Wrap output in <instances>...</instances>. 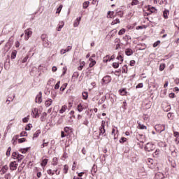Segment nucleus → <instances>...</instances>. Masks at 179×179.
Listing matches in <instances>:
<instances>
[{
    "label": "nucleus",
    "instance_id": "obj_1",
    "mask_svg": "<svg viewBox=\"0 0 179 179\" xmlns=\"http://www.w3.org/2000/svg\"><path fill=\"white\" fill-rule=\"evenodd\" d=\"M155 149H156V147L155 144L152 143H148L144 147V150L145 152H153Z\"/></svg>",
    "mask_w": 179,
    "mask_h": 179
},
{
    "label": "nucleus",
    "instance_id": "obj_2",
    "mask_svg": "<svg viewBox=\"0 0 179 179\" xmlns=\"http://www.w3.org/2000/svg\"><path fill=\"white\" fill-rule=\"evenodd\" d=\"M155 129L158 134H162V132L166 131V125L164 124H156L155 126Z\"/></svg>",
    "mask_w": 179,
    "mask_h": 179
},
{
    "label": "nucleus",
    "instance_id": "obj_3",
    "mask_svg": "<svg viewBox=\"0 0 179 179\" xmlns=\"http://www.w3.org/2000/svg\"><path fill=\"white\" fill-rule=\"evenodd\" d=\"M12 157L14 160H17V162H22L23 159V155L19 154L17 152H13Z\"/></svg>",
    "mask_w": 179,
    "mask_h": 179
},
{
    "label": "nucleus",
    "instance_id": "obj_4",
    "mask_svg": "<svg viewBox=\"0 0 179 179\" xmlns=\"http://www.w3.org/2000/svg\"><path fill=\"white\" fill-rule=\"evenodd\" d=\"M41 114V111L38 110V108H34L31 111V115L33 118H38Z\"/></svg>",
    "mask_w": 179,
    "mask_h": 179
},
{
    "label": "nucleus",
    "instance_id": "obj_5",
    "mask_svg": "<svg viewBox=\"0 0 179 179\" xmlns=\"http://www.w3.org/2000/svg\"><path fill=\"white\" fill-rule=\"evenodd\" d=\"M25 33V36H24V40H29L30 37H31V34H33V31H31V29H27L24 31Z\"/></svg>",
    "mask_w": 179,
    "mask_h": 179
},
{
    "label": "nucleus",
    "instance_id": "obj_6",
    "mask_svg": "<svg viewBox=\"0 0 179 179\" xmlns=\"http://www.w3.org/2000/svg\"><path fill=\"white\" fill-rule=\"evenodd\" d=\"M19 135H16L12 139L13 145H16V141H17L18 143H23V138H19Z\"/></svg>",
    "mask_w": 179,
    "mask_h": 179
},
{
    "label": "nucleus",
    "instance_id": "obj_7",
    "mask_svg": "<svg viewBox=\"0 0 179 179\" xmlns=\"http://www.w3.org/2000/svg\"><path fill=\"white\" fill-rule=\"evenodd\" d=\"M114 59H115V55H113L110 57V55H106L103 57V62H110V61H114Z\"/></svg>",
    "mask_w": 179,
    "mask_h": 179
},
{
    "label": "nucleus",
    "instance_id": "obj_8",
    "mask_svg": "<svg viewBox=\"0 0 179 179\" xmlns=\"http://www.w3.org/2000/svg\"><path fill=\"white\" fill-rule=\"evenodd\" d=\"M36 103H38V104L41 103L43 101V92H39V94L36 95L35 99Z\"/></svg>",
    "mask_w": 179,
    "mask_h": 179
},
{
    "label": "nucleus",
    "instance_id": "obj_9",
    "mask_svg": "<svg viewBox=\"0 0 179 179\" xmlns=\"http://www.w3.org/2000/svg\"><path fill=\"white\" fill-rule=\"evenodd\" d=\"M111 80H112V78L110 76H106L102 79V82L105 85L110 83V82H111Z\"/></svg>",
    "mask_w": 179,
    "mask_h": 179
},
{
    "label": "nucleus",
    "instance_id": "obj_10",
    "mask_svg": "<svg viewBox=\"0 0 179 179\" xmlns=\"http://www.w3.org/2000/svg\"><path fill=\"white\" fill-rule=\"evenodd\" d=\"M10 170H16V169H17V164H16V161L10 163Z\"/></svg>",
    "mask_w": 179,
    "mask_h": 179
},
{
    "label": "nucleus",
    "instance_id": "obj_11",
    "mask_svg": "<svg viewBox=\"0 0 179 179\" xmlns=\"http://www.w3.org/2000/svg\"><path fill=\"white\" fill-rule=\"evenodd\" d=\"M148 12H150L151 13H157V9L154 6H148Z\"/></svg>",
    "mask_w": 179,
    "mask_h": 179
},
{
    "label": "nucleus",
    "instance_id": "obj_12",
    "mask_svg": "<svg viewBox=\"0 0 179 179\" xmlns=\"http://www.w3.org/2000/svg\"><path fill=\"white\" fill-rule=\"evenodd\" d=\"M124 52L127 57H131V55H132V54H134V50H132V49H131V48H127L124 50Z\"/></svg>",
    "mask_w": 179,
    "mask_h": 179
},
{
    "label": "nucleus",
    "instance_id": "obj_13",
    "mask_svg": "<svg viewBox=\"0 0 179 179\" xmlns=\"http://www.w3.org/2000/svg\"><path fill=\"white\" fill-rule=\"evenodd\" d=\"M119 93L121 96H127V94H128V92H127V88H122L120 90Z\"/></svg>",
    "mask_w": 179,
    "mask_h": 179
},
{
    "label": "nucleus",
    "instance_id": "obj_14",
    "mask_svg": "<svg viewBox=\"0 0 179 179\" xmlns=\"http://www.w3.org/2000/svg\"><path fill=\"white\" fill-rule=\"evenodd\" d=\"M89 61L91 62L89 64V68H93V66L96 65V60L93 59L92 57H90Z\"/></svg>",
    "mask_w": 179,
    "mask_h": 179
},
{
    "label": "nucleus",
    "instance_id": "obj_15",
    "mask_svg": "<svg viewBox=\"0 0 179 179\" xmlns=\"http://www.w3.org/2000/svg\"><path fill=\"white\" fill-rule=\"evenodd\" d=\"M80 20H82V17H78L76 18V20L74 22V27H78V26H79L80 23Z\"/></svg>",
    "mask_w": 179,
    "mask_h": 179
},
{
    "label": "nucleus",
    "instance_id": "obj_16",
    "mask_svg": "<svg viewBox=\"0 0 179 179\" xmlns=\"http://www.w3.org/2000/svg\"><path fill=\"white\" fill-rule=\"evenodd\" d=\"M169 15H170V11L167 9H165L163 12L164 18L169 19Z\"/></svg>",
    "mask_w": 179,
    "mask_h": 179
},
{
    "label": "nucleus",
    "instance_id": "obj_17",
    "mask_svg": "<svg viewBox=\"0 0 179 179\" xmlns=\"http://www.w3.org/2000/svg\"><path fill=\"white\" fill-rule=\"evenodd\" d=\"M106 100H107V96L105 95V96H102V97L99 99V101H98L99 106L103 104V103H104V101H106Z\"/></svg>",
    "mask_w": 179,
    "mask_h": 179
},
{
    "label": "nucleus",
    "instance_id": "obj_18",
    "mask_svg": "<svg viewBox=\"0 0 179 179\" xmlns=\"http://www.w3.org/2000/svg\"><path fill=\"white\" fill-rule=\"evenodd\" d=\"M51 104H52V99H48L45 102V107H50Z\"/></svg>",
    "mask_w": 179,
    "mask_h": 179
},
{
    "label": "nucleus",
    "instance_id": "obj_19",
    "mask_svg": "<svg viewBox=\"0 0 179 179\" xmlns=\"http://www.w3.org/2000/svg\"><path fill=\"white\" fill-rule=\"evenodd\" d=\"M77 110L79 113H82V111L85 110V107H83V105H82V103H79L77 106Z\"/></svg>",
    "mask_w": 179,
    "mask_h": 179
},
{
    "label": "nucleus",
    "instance_id": "obj_20",
    "mask_svg": "<svg viewBox=\"0 0 179 179\" xmlns=\"http://www.w3.org/2000/svg\"><path fill=\"white\" fill-rule=\"evenodd\" d=\"M122 73H128V66L127 64L122 66Z\"/></svg>",
    "mask_w": 179,
    "mask_h": 179
},
{
    "label": "nucleus",
    "instance_id": "obj_21",
    "mask_svg": "<svg viewBox=\"0 0 179 179\" xmlns=\"http://www.w3.org/2000/svg\"><path fill=\"white\" fill-rule=\"evenodd\" d=\"M66 108H68V106H66V105L62 106V108L59 110V114H64V113L66 111Z\"/></svg>",
    "mask_w": 179,
    "mask_h": 179
},
{
    "label": "nucleus",
    "instance_id": "obj_22",
    "mask_svg": "<svg viewBox=\"0 0 179 179\" xmlns=\"http://www.w3.org/2000/svg\"><path fill=\"white\" fill-rule=\"evenodd\" d=\"M48 163V159H42L41 165L42 167H45Z\"/></svg>",
    "mask_w": 179,
    "mask_h": 179
},
{
    "label": "nucleus",
    "instance_id": "obj_23",
    "mask_svg": "<svg viewBox=\"0 0 179 179\" xmlns=\"http://www.w3.org/2000/svg\"><path fill=\"white\" fill-rule=\"evenodd\" d=\"M116 59H117L118 61H120V64H122V62H124V57H122V55H121L120 52L118 53V55Z\"/></svg>",
    "mask_w": 179,
    "mask_h": 179
},
{
    "label": "nucleus",
    "instance_id": "obj_24",
    "mask_svg": "<svg viewBox=\"0 0 179 179\" xmlns=\"http://www.w3.org/2000/svg\"><path fill=\"white\" fill-rule=\"evenodd\" d=\"M82 94L83 100H87L89 97V93H87V92H83Z\"/></svg>",
    "mask_w": 179,
    "mask_h": 179
},
{
    "label": "nucleus",
    "instance_id": "obj_25",
    "mask_svg": "<svg viewBox=\"0 0 179 179\" xmlns=\"http://www.w3.org/2000/svg\"><path fill=\"white\" fill-rule=\"evenodd\" d=\"M47 117V113L44 112L42 115L41 116V121L42 122H44V121H45V118Z\"/></svg>",
    "mask_w": 179,
    "mask_h": 179
},
{
    "label": "nucleus",
    "instance_id": "obj_26",
    "mask_svg": "<svg viewBox=\"0 0 179 179\" xmlns=\"http://www.w3.org/2000/svg\"><path fill=\"white\" fill-rule=\"evenodd\" d=\"M40 134H41V130H37V131L34 134L33 139H34V138H38V136H40Z\"/></svg>",
    "mask_w": 179,
    "mask_h": 179
},
{
    "label": "nucleus",
    "instance_id": "obj_27",
    "mask_svg": "<svg viewBox=\"0 0 179 179\" xmlns=\"http://www.w3.org/2000/svg\"><path fill=\"white\" fill-rule=\"evenodd\" d=\"M31 128H33V124L29 123L25 126V131H30Z\"/></svg>",
    "mask_w": 179,
    "mask_h": 179
},
{
    "label": "nucleus",
    "instance_id": "obj_28",
    "mask_svg": "<svg viewBox=\"0 0 179 179\" xmlns=\"http://www.w3.org/2000/svg\"><path fill=\"white\" fill-rule=\"evenodd\" d=\"M7 171H8V166H4L1 169V174H5V173H6Z\"/></svg>",
    "mask_w": 179,
    "mask_h": 179
},
{
    "label": "nucleus",
    "instance_id": "obj_29",
    "mask_svg": "<svg viewBox=\"0 0 179 179\" xmlns=\"http://www.w3.org/2000/svg\"><path fill=\"white\" fill-rule=\"evenodd\" d=\"M112 66L113 68H114L115 69H117V68H120V63L118 62H113L112 64Z\"/></svg>",
    "mask_w": 179,
    "mask_h": 179
},
{
    "label": "nucleus",
    "instance_id": "obj_30",
    "mask_svg": "<svg viewBox=\"0 0 179 179\" xmlns=\"http://www.w3.org/2000/svg\"><path fill=\"white\" fill-rule=\"evenodd\" d=\"M17 54V52L16 50H13L11 53V59H15L16 58V55Z\"/></svg>",
    "mask_w": 179,
    "mask_h": 179
},
{
    "label": "nucleus",
    "instance_id": "obj_31",
    "mask_svg": "<svg viewBox=\"0 0 179 179\" xmlns=\"http://www.w3.org/2000/svg\"><path fill=\"white\" fill-rule=\"evenodd\" d=\"M104 134H106V129L99 127V136H101V135H104Z\"/></svg>",
    "mask_w": 179,
    "mask_h": 179
},
{
    "label": "nucleus",
    "instance_id": "obj_32",
    "mask_svg": "<svg viewBox=\"0 0 179 179\" xmlns=\"http://www.w3.org/2000/svg\"><path fill=\"white\" fill-rule=\"evenodd\" d=\"M52 166H57L58 164V158L54 157L52 162Z\"/></svg>",
    "mask_w": 179,
    "mask_h": 179
},
{
    "label": "nucleus",
    "instance_id": "obj_33",
    "mask_svg": "<svg viewBox=\"0 0 179 179\" xmlns=\"http://www.w3.org/2000/svg\"><path fill=\"white\" fill-rule=\"evenodd\" d=\"M159 155H160V150L157 149L155 152L152 154V156L154 157H157Z\"/></svg>",
    "mask_w": 179,
    "mask_h": 179
},
{
    "label": "nucleus",
    "instance_id": "obj_34",
    "mask_svg": "<svg viewBox=\"0 0 179 179\" xmlns=\"http://www.w3.org/2000/svg\"><path fill=\"white\" fill-rule=\"evenodd\" d=\"M43 45L45 47H48L50 45V43L48 42V39H45L43 41Z\"/></svg>",
    "mask_w": 179,
    "mask_h": 179
},
{
    "label": "nucleus",
    "instance_id": "obj_35",
    "mask_svg": "<svg viewBox=\"0 0 179 179\" xmlns=\"http://www.w3.org/2000/svg\"><path fill=\"white\" fill-rule=\"evenodd\" d=\"M64 24H65V23L64 22H60V24H59V26L57 27V31H61V29H62L64 27Z\"/></svg>",
    "mask_w": 179,
    "mask_h": 179
},
{
    "label": "nucleus",
    "instance_id": "obj_36",
    "mask_svg": "<svg viewBox=\"0 0 179 179\" xmlns=\"http://www.w3.org/2000/svg\"><path fill=\"white\" fill-rule=\"evenodd\" d=\"M62 8H64V6H62V4H60L59 7L57 8L56 13H61V10H62Z\"/></svg>",
    "mask_w": 179,
    "mask_h": 179
},
{
    "label": "nucleus",
    "instance_id": "obj_37",
    "mask_svg": "<svg viewBox=\"0 0 179 179\" xmlns=\"http://www.w3.org/2000/svg\"><path fill=\"white\" fill-rule=\"evenodd\" d=\"M90 4V1H85L83 3V8L84 9H87V8H89V5Z\"/></svg>",
    "mask_w": 179,
    "mask_h": 179
},
{
    "label": "nucleus",
    "instance_id": "obj_38",
    "mask_svg": "<svg viewBox=\"0 0 179 179\" xmlns=\"http://www.w3.org/2000/svg\"><path fill=\"white\" fill-rule=\"evenodd\" d=\"M166 68V64L163 63L159 65V71L162 72L164 71V69Z\"/></svg>",
    "mask_w": 179,
    "mask_h": 179
},
{
    "label": "nucleus",
    "instance_id": "obj_39",
    "mask_svg": "<svg viewBox=\"0 0 179 179\" xmlns=\"http://www.w3.org/2000/svg\"><path fill=\"white\" fill-rule=\"evenodd\" d=\"M110 37H114L117 34V29H113L110 31Z\"/></svg>",
    "mask_w": 179,
    "mask_h": 179
},
{
    "label": "nucleus",
    "instance_id": "obj_40",
    "mask_svg": "<svg viewBox=\"0 0 179 179\" xmlns=\"http://www.w3.org/2000/svg\"><path fill=\"white\" fill-rule=\"evenodd\" d=\"M69 167L68 166V165H64V169H63V171H64V174H68V170H69Z\"/></svg>",
    "mask_w": 179,
    "mask_h": 179
},
{
    "label": "nucleus",
    "instance_id": "obj_41",
    "mask_svg": "<svg viewBox=\"0 0 179 179\" xmlns=\"http://www.w3.org/2000/svg\"><path fill=\"white\" fill-rule=\"evenodd\" d=\"M66 86H68V83H64L63 85L60 87V92H64L65 89H66Z\"/></svg>",
    "mask_w": 179,
    "mask_h": 179
},
{
    "label": "nucleus",
    "instance_id": "obj_42",
    "mask_svg": "<svg viewBox=\"0 0 179 179\" xmlns=\"http://www.w3.org/2000/svg\"><path fill=\"white\" fill-rule=\"evenodd\" d=\"M117 23H120V19H118V18L114 20L111 22V25H112V26H114V24H117Z\"/></svg>",
    "mask_w": 179,
    "mask_h": 179
},
{
    "label": "nucleus",
    "instance_id": "obj_43",
    "mask_svg": "<svg viewBox=\"0 0 179 179\" xmlns=\"http://www.w3.org/2000/svg\"><path fill=\"white\" fill-rule=\"evenodd\" d=\"M132 38L129 35H126L125 36L123 37V40L125 41H129V40H131Z\"/></svg>",
    "mask_w": 179,
    "mask_h": 179
},
{
    "label": "nucleus",
    "instance_id": "obj_44",
    "mask_svg": "<svg viewBox=\"0 0 179 179\" xmlns=\"http://www.w3.org/2000/svg\"><path fill=\"white\" fill-rule=\"evenodd\" d=\"M120 143H125V142H127V138L125 137H122L120 141H119Z\"/></svg>",
    "mask_w": 179,
    "mask_h": 179
},
{
    "label": "nucleus",
    "instance_id": "obj_45",
    "mask_svg": "<svg viewBox=\"0 0 179 179\" xmlns=\"http://www.w3.org/2000/svg\"><path fill=\"white\" fill-rule=\"evenodd\" d=\"M136 30H142V29H146V25H140L136 27Z\"/></svg>",
    "mask_w": 179,
    "mask_h": 179
},
{
    "label": "nucleus",
    "instance_id": "obj_46",
    "mask_svg": "<svg viewBox=\"0 0 179 179\" xmlns=\"http://www.w3.org/2000/svg\"><path fill=\"white\" fill-rule=\"evenodd\" d=\"M125 31H126L125 29L124 28L121 29L118 32L119 36H122V34H124Z\"/></svg>",
    "mask_w": 179,
    "mask_h": 179
},
{
    "label": "nucleus",
    "instance_id": "obj_47",
    "mask_svg": "<svg viewBox=\"0 0 179 179\" xmlns=\"http://www.w3.org/2000/svg\"><path fill=\"white\" fill-rule=\"evenodd\" d=\"M12 150V148L9 147L6 152V156L9 157L10 156V152Z\"/></svg>",
    "mask_w": 179,
    "mask_h": 179
},
{
    "label": "nucleus",
    "instance_id": "obj_48",
    "mask_svg": "<svg viewBox=\"0 0 179 179\" xmlns=\"http://www.w3.org/2000/svg\"><path fill=\"white\" fill-rule=\"evenodd\" d=\"M139 3V1L138 0H132L131 5V6H134V5H138Z\"/></svg>",
    "mask_w": 179,
    "mask_h": 179
},
{
    "label": "nucleus",
    "instance_id": "obj_49",
    "mask_svg": "<svg viewBox=\"0 0 179 179\" xmlns=\"http://www.w3.org/2000/svg\"><path fill=\"white\" fill-rule=\"evenodd\" d=\"M116 15H117V16H120V17H122V15H124V12H122V10L117 11Z\"/></svg>",
    "mask_w": 179,
    "mask_h": 179
},
{
    "label": "nucleus",
    "instance_id": "obj_50",
    "mask_svg": "<svg viewBox=\"0 0 179 179\" xmlns=\"http://www.w3.org/2000/svg\"><path fill=\"white\" fill-rule=\"evenodd\" d=\"M159 145L162 148H166L167 146V143H166V142H161L159 143Z\"/></svg>",
    "mask_w": 179,
    "mask_h": 179
},
{
    "label": "nucleus",
    "instance_id": "obj_51",
    "mask_svg": "<svg viewBox=\"0 0 179 179\" xmlns=\"http://www.w3.org/2000/svg\"><path fill=\"white\" fill-rule=\"evenodd\" d=\"M72 78H76V79H78V78H79V73L78 71L74 72Z\"/></svg>",
    "mask_w": 179,
    "mask_h": 179
},
{
    "label": "nucleus",
    "instance_id": "obj_52",
    "mask_svg": "<svg viewBox=\"0 0 179 179\" xmlns=\"http://www.w3.org/2000/svg\"><path fill=\"white\" fill-rule=\"evenodd\" d=\"M138 129H148V127L144 124H139Z\"/></svg>",
    "mask_w": 179,
    "mask_h": 179
},
{
    "label": "nucleus",
    "instance_id": "obj_53",
    "mask_svg": "<svg viewBox=\"0 0 179 179\" xmlns=\"http://www.w3.org/2000/svg\"><path fill=\"white\" fill-rule=\"evenodd\" d=\"M155 177H156V178H157L158 177H159V178H163L164 177V175H163V173H157L156 175H155Z\"/></svg>",
    "mask_w": 179,
    "mask_h": 179
},
{
    "label": "nucleus",
    "instance_id": "obj_54",
    "mask_svg": "<svg viewBox=\"0 0 179 179\" xmlns=\"http://www.w3.org/2000/svg\"><path fill=\"white\" fill-rule=\"evenodd\" d=\"M169 97L170 99H176V94H174V92H171L169 94Z\"/></svg>",
    "mask_w": 179,
    "mask_h": 179
},
{
    "label": "nucleus",
    "instance_id": "obj_55",
    "mask_svg": "<svg viewBox=\"0 0 179 179\" xmlns=\"http://www.w3.org/2000/svg\"><path fill=\"white\" fill-rule=\"evenodd\" d=\"M142 87H143V83H141L136 85V89H142Z\"/></svg>",
    "mask_w": 179,
    "mask_h": 179
},
{
    "label": "nucleus",
    "instance_id": "obj_56",
    "mask_svg": "<svg viewBox=\"0 0 179 179\" xmlns=\"http://www.w3.org/2000/svg\"><path fill=\"white\" fill-rule=\"evenodd\" d=\"M61 83V81H58L56 85H55V89L56 90H58V89H59V84Z\"/></svg>",
    "mask_w": 179,
    "mask_h": 179
},
{
    "label": "nucleus",
    "instance_id": "obj_57",
    "mask_svg": "<svg viewBox=\"0 0 179 179\" xmlns=\"http://www.w3.org/2000/svg\"><path fill=\"white\" fill-rule=\"evenodd\" d=\"M159 44H160V41H157L156 42H155L153 43L154 48H156V47H157V45H159Z\"/></svg>",
    "mask_w": 179,
    "mask_h": 179
},
{
    "label": "nucleus",
    "instance_id": "obj_58",
    "mask_svg": "<svg viewBox=\"0 0 179 179\" xmlns=\"http://www.w3.org/2000/svg\"><path fill=\"white\" fill-rule=\"evenodd\" d=\"M100 128L106 129V122L104 120H102Z\"/></svg>",
    "mask_w": 179,
    "mask_h": 179
},
{
    "label": "nucleus",
    "instance_id": "obj_59",
    "mask_svg": "<svg viewBox=\"0 0 179 179\" xmlns=\"http://www.w3.org/2000/svg\"><path fill=\"white\" fill-rule=\"evenodd\" d=\"M83 124V125H86V127H89V120H87V119H85Z\"/></svg>",
    "mask_w": 179,
    "mask_h": 179
},
{
    "label": "nucleus",
    "instance_id": "obj_60",
    "mask_svg": "<svg viewBox=\"0 0 179 179\" xmlns=\"http://www.w3.org/2000/svg\"><path fill=\"white\" fill-rule=\"evenodd\" d=\"M29 149H30V147L24 148H23V153H27V152H29Z\"/></svg>",
    "mask_w": 179,
    "mask_h": 179
},
{
    "label": "nucleus",
    "instance_id": "obj_61",
    "mask_svg": "<svg viewBox=\"0 0 179 179\" xmlns=\"http://www.w3.org/2000/svg\"><path fill=\"white\" fill-rule=\"evenodd\" d=\"M135 64H136L135 60H131L129 65H130V66H135Z\"/></svg>",
    "mask_w": 179,
    "mask_h": 179
},
{
    "label": "nucleus",
    "instance_id": "obj_62",
    "mask_svg": "<svg viewBox=\"0 0 179 179\" xmlns=\"http://www.w3.org/2000/svg\"><path fill=\"white\" fill-rule=\"evenodd\" d=\"M46 90H45V94H50V92H51V89H50V88H45Z\"/></svg>",
    "mask_w": 179,
    "mask_h": 179
},
{
    "label": "nucleus",
    "instance_id": "obj_63",
    "mask_svg": "<svg viewBox=\"0 0 179 179\" xmlns=\"http://www.w3.org/2000/svg\"><path fill=\"white\" fill-rule=\"evenodd\" d=\"M123 45V43H117L116 45V48H115V50H118L120 48H121V46Z\"/></svg>",
    "mask_w": 179,
    "mask_h": 179
},
{
    "label": "nucleus",
    "instance_id": "obj_64",
    "mask_svg": "<svg viewBox=\"0 0 179 179\" xmlns=\"http://www.w3.org/2000/svg\"><path fill=\"white\" fill-rule=\"evenodd\" d=\"M173 136L175 138H179V132L178 131H174L173 132Z\"/></svg>",
    "mask_w": 179,
    "mask_h": 179
}]
</instances>
